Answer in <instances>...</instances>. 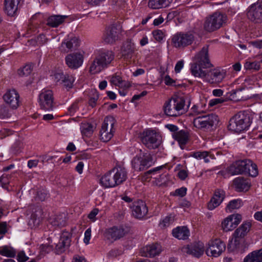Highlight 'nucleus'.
I'll use <instances>...</instances> for the list:
<instances>
[{
	"mask_svg": "<svg viewBox=\"0 0 262 262\" xmlns=\"http://www.w3.org/2000/svg\"><path fill=\"white\" fill-rule=\"evenodd\" d=\"M195 62L191 65V72L195 77L201 78L210 83H220L226 76L224 70L220 69H207L212 67L208 56V48L204 47L195 56Z\"/></svg>",
	"mask_w": 262,
	"mask_h": 262,
	"instance_id": "nucleus-1",
	"label": "nucleus"
},
{
	"mask_svg": "<svg viewBox=\"0 0 262 262\" xmlns=\"http://www.w3.org/2000/svg\"><path fill=\"white\" fill-rule=\"evenodd\" d=\"M114 58L115 54L112 51L105 49L95 51L89 61L90 73L97 74L107 68Z\"/></svg>",
	"mask_w": 262,
	"mask_h": 262,
	"instance_id": "nucleus-2",
	"label": "nucleus"
},
{
	"mask_svg": "<svg viewBox=\"0 0 262 262\" xmlns=\"http://www.w3.org/2000/svg\"><path fill=\"white\" fill-rule=\"evenodd\" d=\"M228 171L232 175L248 174L255 177L258 174L257 165L250 159L239 160L234 162L229 167Z\"/></svg>",
	"mask_w": 262,
	"mask_h": 262,
	"instance_id": "nucleus-3",
	"label": "nucleus"
},
{
	"mask_svg": "<svg viewBox=\"0 0 262 262\" xmlns=\"http://www.w3.org/2000/svg\"><path fill=\"white\" fill-rule=\"evenodd\" d=\"M186 99L184 97L174 96L164 105V112L165 115L169 117H178L184 114L186 109L185 106Z\"/></svg>",
	"mask_w": 262,
	"mask_h": 262,
	"instance_id": "nucleus-4",
	"label": "nucleus"
},
{
	"mask_svg": "<svg viewBox=\"0 0 262 262\" xmlns=\"http://www.w3.org/2000/svg\"><path fill=\"white\" fill-rule=\"evenodd\" d=\"M252 123L249 112L241 111L235 114L229 121L228 128L236 133L247 130Z\"/></svg>",
	"mask_w": 262,
	"mask_h": 262,
	"instance_id": "nucleus-5",
	"label": "nucleus"
},
{
	"mask_svg": "<svg viewBox=\"0 0 262 262\" xmlns=\"http://www.w3.org/2000/svg\"><path fill=\"white\" fill-rule=\"evenodd\" d=\"M142 143L148 149L158 148L162 143V136L155 129H146L140 135Z\"/></svg>",
	"mask_w": 262,
	"mask_h": 262,
	"instance_id": "nucleus-6",
	"label": "nucleus"
},
{
	"mask_svg": "<svg viewBox=\"0 0 262 262\" xmlns=\"http://www.w3.org/2000/svg\"><path fill=\"white\" fill-rule=\"evenodd\" d=\"M132 168L136 171H142L150 167L154 163L152 157L148 152L141 149L131 161Z\"/></svg>",
	"mask_w": 262,
	"mask_h": 262,
	"instance_id": "nucleus-7",
	"label": "nucleus"
},
{
	"mask_svg": "<svg viewBox=\"0 0 262 262\" xmlns=\"http://www.w3.org/2000/svg\"><path fill=\"white\" fill-rule=\"evenodd\" d=\"M195 39L193 32H180L174 34L171 37V44L176 48L183 49L191 45Z\"/></svg>",
	"mask_w": 262,
	"mask_h": 262,
	"instance_id": "nucleus-8",
	"label": "nucleus"
},
{
	"mask_svg": "<svg viewBox=\"0 0 262 262\" xmlns=\"http://www.w3.org/2000/svg\"><path fill=\"white\" fill-rule=\"evenodd\" d=\"M226 16L218 12L206 18L204 28L207 32H211L220 29L225 23Z\"/></svg>",
	"mask_w": 262,
	"mask_h": 262,
	"instance_id": "nucleus-9",
	"label": "nucleus"
},
{
	"mask_svg": "<svg viewBox=\"0 0 262 262\" xmlns=\"http://www.w3.org/2000/svg\"><path fill=\"white\" fill-rule=\"evenodd\" d=\"M248 19L255 25L262 24V4L257 1L250 5L246 10Z\"/></svg>",
	"mask_w": 262,
	"mask_h": 262,
	"instance_id": "nucleus-10",
	"label": "nucleus"
},
{
	"mask_svg": "<svg viewBox=\"0 0 262 262\" xmlns=\"http://www.w3.org/2000/svg\"><path fill=\"white\" fill-rule=\"evenodd\" d=\"M218 122V116L214 114L198 117L193 121L194 126L200 129H208L216 125Z\"/></svg>",
	"mask_w": 262,
	"mask_h": 262,
	"instance_id": "nucleus-11",
	"label": "nucleus"
},
{
	"mask_svg": "<svg viewBox=\"0 0 262 262\" xmlns=\"http://www.w3.org/2000/svg\"><path fill=\"white\" fill-rule=\"evenodd\" d=\"M115 120L113 117L109 116L105 118L100 131V139L103 142L110 141L114 136Z\"/></svg>",
	"mask_w": 262,
	"mask_h": 262,
	"instance_id": "nucleus-12",
	"label": "nucleus"
},
{
	"mask_svg": "<svg viewBox=\"0 0 262 262\" xmlns=\"http://www.w3.org/2000/svg\"><path fill=\"white\" fill-rule=\"evenodd\" d=\"M84 58V52L78 51L68 54L65 57V62L70 69L76 70L82 66Z\"/></svg>",
	"mask_w": 262,
	"mask_h": 262,
	"instance_id": "nucleus-13",
	"label": "nucleus"
},
{
	"mask_svg": "<svg viewBox=\"0 0 262 262\" xmlns=\"http://www.w3.org/2000/svg\"><path fill=\"white\" fill-rule=\"evenodd\" d=\"M226 245L220 239L210 241L207 245L206 253L209 256L218 257L225 250Z\"/></svg>",
	"mask_w": 262,
	"mask_h": 262,
	"instance_id": "nucleus-14",
	"label": "nucleus"
},
{
	"mask_svg": "<svg viewBox=\"0 0 262 262\" xmlns=\"http://www.w3.org/2000/svg\"><path fill=\"white\" fill-rule=\"evenodd\" d=\"M38 102L41 109L45 111L52 110L54 106L52 91L49 90H43L39 95Z\"/></svg>",
	"mask_w": 262,
	"mask_h": 262,
	"instance_id": "nucleus-15",
	"label": "nucleus"
},
{
	"mask_svg": "<svg viewBox=\"0 0 262 262\" xmlns=\"http://www.w3.org/2000/svg\"><path fill=\"white\" fill-rule=\"evenodd\" d=\"M121 32V27L119 24H113L106 29L103 39L106 43H113L120 38Z\"/></svg>",
	"mask_w": 262,
	"mask_h": 262,
	"instance_id": "nucleus-16",
	"label": "nucleus"
},
{
	"mask_svg": "<svg viewBox=\"0 0 262 262\" xmlns=\"http://www.w3.org/2000/svg\"><path fill=\"white\" fill-rule=\"evenodd\" d=\"M241 221V215L239 214L230 215L222 222V228L225 232L232 231L236 227Z\"/></svg>",
	"mask_w": 262,
	"mask_h": 262,
	"instance_id": "nucleus-17",
	"label": "nucleus"
},
{
	"mask_svg": "<svg viewBox=\"0 0 262 262\" xmlns=\"http://www.w3.org/2000/svg\"><path fill=\"white\" fill-rule=\"evenodd\" d=\"M183 253L199 257L204 252V246L202 243H197L183 246L181 248Z\"/></svg>",
	"mask_w": 262,
	"mask_h": 262,
	"instance_id": "nucleus-18",
	"label": "nucleus"
},
{
	"mask_svg": "<svg viewBox=\"0 0 262 262\" xmlns=\"http://www.w3.org/2000/svg\"><path fill=\"white\" fill-rule=\"evenodd\" d=\"M251 226L250 222H247L243 223L237 229L234 231L233 236L234 239L235 246H233V242L231 241L228 245L229 249L236 248V243H238L237 238H243L249 231Z\"/></svg>",
	"mask_w": 262,
	"mask_h": 262,
	"instance_id": "nucleus-19",
	"label": "nucleus"
},
{
	"mask_svg": "<svg viewBox=\"0 0 262 262\" xmlns=\"http://www.w3.org/2000/svg\"><path fill=\"white\" fill-rule=\"evenodd\" d=\"M126 232L122 227L114 226L105 230L104 235L106 238L111 241H116L123 237Z\"/></svg>",
	"mask_w": 262,
	"mask_h": 262,
	"instance_id": "nucleus-20",
	"label": "nucleus"
},
{
	"mask_svg": "<svg viewBox=\"0 0 262 262\" xmlns=\"http://www.w3.org/2000/svg\"><path fill=\"white\" fill-rule=\"evenodd\" d=\"M80 46V40L76 36L71 37L64 39L60 47L62 52L68 53L70 51L76 49Z\"/></svg>",
	"mask_w": 262,
	"mask_h": 262,
	"instance_id": "nucleus-21",
	"label": "nucleus"
},
{
	"mask_svg": "<svg viewBox=\"0 0 262 262\" xmlns=\"http://www.w3.org/2000/svg\"><path fill=\"white\" fill-rule=\"evenodd\" d=\"M70 234L67 231L63 232L60 235L58 242L56 244V252L57 254L63 253L66 250V248L70 246Z\"/></svg>",
	"mask_w": 262,
	"mask_h": 262,
	"instance_id": "nucleus-22",
	"label": "nucleus"
},
{
	"mask_svg": "<svg viewBox=\"0 0 262 262\" xmlns=\"http://www.w3.org/2000/svg\"><path fill=\"white\" fill-rule=\"evenodd\" d=\"M19 98V94L14 89L7 91L3 96L5 102L13 109L18 106Z\"/></svg>",
	"mask_w": 262,
	"mask_h": 262,
	"instance_id": "nucleus-23",
	"label": "nucleus"
},
{
	"mask_svg": "<svg viewBox=\"0 0 262 262\" xmlns=\"http://www.w3.org/2000/svg\"><path fill=\"white\" fill-rule=\"evenodd\" d=\"M148 212V209L145 202L141 200L135 202L132 206L133 215L137 219L145 216Z\"/></svg>",
	"mask_w": 262,
	"mask_h": 262,
	"instance_id": "nucleus-24",
	"label": "nucleus"
},
{
	"mask_svg": "<svg viewBox=\"0 0 262 262\" xmlns=\"http://www.w3.org/2000/svg\"><path fill=\"white\" fill-rule=\"evenodd\" d=\"M161 251V247L160 245L155 244L147 245L142 248L140 250L141 256L144 257H154L159 255Z\"/></svg>",
	"mask_w": 262,
	"mask_h": 262,
	"instance_id": "nucleus-25",
	"label": "nucleus"
},
{
	"mask_svg": "<svg viewBox=\"0 0 262 262\" xmlns=\"http://www.w3.org/2000/svg\"><path fill=\"white\" fill-rule=\"evenodd\" d=\"M225 196V191L221 189L216 190L210 201L208 203V208L212 210L219 206L223 201Z\"/></svg>",
	"mask_w": 262,
	"mask_h": 262,
	"instance_id": "nucleus-26",
	"label": "nucleus"
},
{
	"mask_svg": "<svg viewBox=\"0 0 262 262\" xmlns=\"http://www.w3.org/2000/svg\"><path fill=\"white\" fill-rule=\"evenodd\" d=\"M117 185L124 182L127 178L126 169L122 167H118L111 170Z\"/></svg>",
	"mask_w": 262,
	"mask_h": 262,
	"instance_id": "nucleus-27",
	"label": "nucleus"
},
{
	"mask_svg": "<svg viewBox=\"0 0 262 262\" xmlns=\"http://www.w3.org/2000/svg\"><path fill=\"white\" fill-rule=\"evenodd\" d=\"M20 1L5 0V11L9 16H14L16 14Z\"/></svg>",
	"mask_w": 262,
	"mask_h": 262,
	"instance_id": "nucleus-28",
	"label": "nucleus"
},
{
	"mask_svg": "<svg viewBox=\"0 0 262 262\" xmlns=\"http://www.w3.org/2000/svg\"><path fill=\"white\" fill-rule=\"evenodd\" d=\"M233 184L237 191H247L250 185L248 179L243 177H238L233 180Z\"/></svg>",
	"mask_w": 262,
	"mask_h": 262,
	"instance_id": "nucleus-29",
	"label": "nucleus"
},
{
	"mask_svg": "<svg viewBox=\"0 0 262 262\" xmlns=\"http://www.w3.org/2000/svg\"><path fill=\"white\" fill-rule=\"evenodd\" d=\"M172 234L174 237L182 240L188 238L190 235L189 229L185 226L177 227L173 229Z\"/></svg>",
	"mask_w": 262,
	"mask_h": 262,
	"instance_id": "nucleus-30",
	"label": "nucleus"
},
{
	"mask_svg": "<svg viewBox=\"0 0 262 262\" xmlns=\"http://www.w3.org/2000/svg\"><path fill=\"white\" fill-rule=\"evenodd\" d=\"M100 184L104 188L113 187L117 186L112 171H110L100 179Z\"/></svg>",
	"mask_w": 262,
	"mask_h": 262,
	"instance_id": "nucleus-31",
	"label": "nucleus"
},
{
	"mask_svg": "<svg viewBox=\"0 0 262 262\" xmlns=\"http://www.w3.org/2000/svg\"><path fill=\"white\" fill-rule=\"evenodd\" d=\"M262 248L253 251L249 254L245 258L244 262H261Z\"/></svg>",
	"mask_w": 262,
	"mask_h": 262,
	"instance_id": "nucleus-32",
	"label": "nucleus"
},
{
	"mask_svg": "<svg viewBox=\"0 0 262 262\" xmlns=\"http://www.w3.org/2000/svg\"><path fill=\"white\" fill-rule=\"evenodd\" d=\"M94 128V126L89 122H82L80 124V131L83 137H91L93 133Z\"/></svg>",
	"mask_w": 262,
	"mask_h": 262,
	"instance_id": "nucleus-33",
	"label": "nucleus"
},
{
	"mask_svg": "<svg viewBox=\"0 0 262 262\" xmlns=\"http://www.w3.org/2000/svg\"><path fill=\"white\" fill-rule=\"evenodd\" d=\"M67 17L66 15L51 16L47 20V25L52 27H56L61 24Z\"/></svg>",
	"mask_w": 262,
	"mask_h": 262,
	"instance_id": "nucleus-34",
	"label": "nucleus"
},
{
	"mask_svg": "<svg viewBox=\"0 0 262 262\" xmlns=\"http://www.w3.org/2000/svg\"><path fill=\"white\" fill-rule=\"evenodd\" d=\"M134 52V47L130 43L124 44L121 49L122 56L126 59L132 58Z\"/></svg>",
	"mask_w": 262,
	"mask_h": 262,
	"instance_id": "nucleus-35",
	"label": "nucleus"
},
{
	"mask_svg": "<svg viewBox=\"0 0 262 262\" xmlns=\"http://www.w3.org/2000/svg\"><path fill=\"white\" fill-rule=\"evenodd\" d=\"M172 137L180 144L184 145L188 140V133L183 130L173 133Z\"/></svg>",
	"mask_w": 262,
	"mask_h": 262,
	"instance_id": "nucleus-36",
	"label": "nucleus"
},
{
	"mask_svg": "<svg viewBox=\"0 0 262 262\" xmlns=\"http://www.w3.org/2000/svg\"><path fill=\"white\" fill-rule=\"evenodd\" d=\"M192 156L198 160L204 159L206 163L209 162L210 159H213V156L206 151L194 152L192 154Z\"/></svg>",
	"mask_w": 262,
	"mask_h": 262,
	"instance_id": "nucleus-37",
	"label": "nucleus"
},
{
	"mask_svg": "<svg viewBox=\"0 0 262 262\" xmlns=\"http://www.w3.org/2000/svg\"><path fill=\"white\" fill-rule=\"evenodd\" d=\"M168 0H149L148 6L152 9H158L168 6Z\"/></svg>",
	"mask_w": 262,
	"mask_h": 262,
	"instance_id": "nucleus-38",
	"label": "nucleus"
},
{
	"mask_svg": "<svg viewBox=\"0 0 262 262\" xmlns=\"http://www.w3.org/2000/svg\"><path fill=\"white\" fill-rule=\"evenodd\" d=\"M243 205L241 200H233L229 202L226 207V211L228 212H231L234 209H237Z\"/></svg>",
	"mask_w": 262,
	"mask_h": 262,
	"instance_id": "nucleus-39",
	"label": "nucleus"
},
{
	"mask_svg": "<svg viewBox=\"0 0 262 262\" xmlns=\"http://www.w3.org/2000/svg\"><path fill=\"white\" fill-rule=\"evenodd\" d=\"M16 253V251L11 247L4 246L0 248V254L3 256L14 257Z\"/></svg>",
	"mask_w": 262,
	"mask_h": 262,
	"instance_id": "nucleus-40",
	"label": "nucleus"
},
{
	"mask_svg": "<svg viewBox=\"0 0 262 262\" xmlns=\"http://www.w3.org/2000/svg\"><path fill=\"white\" fill-rule=\"evenodd\" d=\"M13 174L4 173L0 177V186L9 190L8 186L12 180Z\"/></svg>",
	"mask_w": 262,
	"mask_h": 262,
	"instance_id": "nucleus-41",
	"label": "nucleus"
},
{
	"mask_svg": "<svg viewBox=\"0 0 262 262\" xmlns=\"http://www.w3.org/2000/svg\"><path fill=\"white\" fill-rule=\"evenodd\" d=\"M40 221V217L36 212L31 214L30 219L28 222V225L31 228H35L39 225Z\"/></svg>",
	"mask_w": 262,
	"mask_h": 262,
	"instance_id": "nucleus-42",
	"label": "nucleus"
},
{
	"mask_svg": "<svg viewBox=\"0 0 262 262\" xmlns=\"http://www.w3.org/2000/svg\"><path fill=\"white\" fill-rule=\"evenodd\" d=\"M75 81V78L72 75L65 74V77L62 80V83L68 88H71Z\"/></svg>",
	"mask_w": 262,
	"mask_h": 262,
	"instance_id": "nucleus-43",
	"label": "nucleus"
},
{
	"mask_svg": "<svg viewBox=\"0 0 262 262\" xmlns=\"http://www.w3.org/2000/svg\"><path fill=\"white\" fill-rule=\"evenodd\" d=\"M32 67L31 64H26L23 68L19 69L18 71V75L21 76H28L32 72Z\"/></svg>",
	"mask_w": 262,
	"mask_h": 262,
	"instance_id": "nucleus-44",
	"label": "nucleus"
},
{
	"mask_svg": "<svg viewBox=\"0 0 262 262\" xmlns=\"http://www.w3.org/2000/svg\"><path fill=\"white\" fill-rule=\"evenodd\" d=\"M49 196L48 191L43 188L39 189L37 192V198L41 201H45Z\"/></svg>",
	"mask_w": 262,
	"mask_h": 262,
	"instance_id": "nucleus-45",
	"label": "nucleus"
},
{
	"mask_svg": "<svg viewBox=\"0 0 262 262\" xmlns=\"http://www.w3.org/2000/svg\"><path fill=\"white\" fill-rule=\"evenodd\" d=\"M174 220V216L170 215L166 216L161 222H160V225L162 227H167L171 225Z\"/></svg>",
	"mask_w": 262,
	"mask_h": 262,
	"instance_id": "nucleus-46",
	"label": "nucleus"
},
{
	"mask_svg": "<svg viewBox=\"0 0 262 262\" xmlns=\"http://www.w3.org/2000/svg\"><path fill=\"white\" fill-rule=\"evenodd\" d=\"M152 34L155 39L159 41H161L164 37V33L160 30L154 31Z\"/></svg>",
	"mask_w": 262,
	"mask_h": 262,
	"instance_id": "nucleus-47",
	"label": "nucleus"
},
{
	"mask_svg": "<svg viewBox=\"0 0 262 262\" xmlns=\"http://www.w3.org/2000/svg\"><path fill=\"white\" fill-rule=\"evenodd\" d=\"M99 95L98 93L95 91L94 92L93 96L91 97L89 99V104L92 107H94L96 105L97 101L98 99Z\"/></svg>",
	"mask_w": 262,
	"mask_h": 262,
	"instance_id": "nucleus-48",
	"label": "nucleus"
},
{
	"mask_svg": "<svg viewBox=\"0 0 262 262\" xmlns=\"http://www.w3.org/2000/svg\"><path fill=\"white\" fill-rule=\"evenodd\" d=\"M29 259L24 251H20L17 255V260L18 262H25Z\"/></svg>",
	"mask_w": 262,
	"mask_h": 262,
	"instance_id": "nucleus-49",
	"label": "nucleus"
},
{
	"mask_svg": "<svg viewBox=\"0 0 262 262\" xmlns=\"http://www.w3.org/2000/svg\"><path fill=\"white\" fill-rule=\"evenodd\" d=\"M225 101V99L223 98H218L211 99L209 102V105L210 106H213L218 104L222 103Z\"/></svg>",
	"mask_w": 262,
	"mask_h": 262,
	"instance_id": "nucleus-50",
	"label": "nucleus"
},
{
	"mask_svg": "<svg viewBox=\"0 0 262 262\" xmlns=\"http://www.w3.org/2000/svg\"><path fill=\"white\" fill-rule=\"evenodd\" d=\"M91 237V229L90 228L86 230L84 232V237L83 239L84 243L88 245L89 244L90 240Z\"/></svg>",
	"mask_w": 262,
	"mask_h": 262,
	"instance_id": "nucleus-51",
	"label": "nucleus"
},
{
	"mask_svg": "<svg viewBox=\"0 0 262 262\" xmlns=\"http://www.w3.org/2000/svg\"><path fill=\"white\" fill-rule=\"evenodd\" d=\"M121 81H122V78L120 76L115 75V76H113L112 77L111 80V82L112 84L119 86Z\"/></svg>",
	"mask_w": 262,
	"mask_h": 262,
	"instance_id": "nucleus-52",
	"label": "nucleus"
},
{
	"mask_svg": "<svg viewBox=\"0 0 262 262\" xmlns=\"http://www.w3.org/2000/svg\"><path fill=\"white\" fill-rule=\"evenodd\" d=\"M65 225V221L62 217L59 216L55 218L53 225L57 226H63Z\"/></svg>",
	"mask_w": 262,
	"mask_h": 262,
	"instance_id": "nucleus-53",
	"label": "nucleus"
},
{
	"mask_svg": "<svg viewBox=\"0 0 262 262\" xmlns=\"http://www.w3.org/2000/svg\"><path fill=\"white\" fill-rule=\"evenodd\" d=\"M78 109L77 102L73 103L69 107V112L70 115H74Z\"/></svg>",
	"mask_w": 262,
	"mask_h": 262,
	"instance_id": "nucleus-54",
	"label": "nucleus"
},
{
	"mask_svg": "<svg viewBox=\"0 0 262 262\" xmlns=\"http://www.w3.org/2000/svg\"><path fill=\"white\" fill-rule=\"evenodd\" d=\"M57 157V156H43L42 157V162L44 163L45 162H49L51 161L53 163Z\"/></svg>",
	"mask_w": 262,
	"mask_h": 262,
	"instance_id": "nucleus-55",
	"label": "nucleus"
},
{
	"mask_svg": "<svg viewBox=\"0 0 262 262\" xmlns=\"http://www.w3.org/2000/svg\"><path fill=\"white\" fill-rule=\"evenodd\" d=\"M65 77V75L62 73H56L54 75V78L56 82H59L62 83V80Z\"/></svg>",
	"mask_w": 262,
	"mask_h": 262,
	"instance_id": "nucleus-56",
	"label": "nucleus"
},
{
	"mask_svg": "<svg viewBox=\"0 0 262 262\" xmlns=\"http://www.w3.org/2000/svg\"><path fill=\"white\" fill-rule=\"evenodd\" d=\"M47 38L43 34H40L36 38V42L38 45H43L47 42Z\"/></svg>",
	"mask_w": 262,
	"mask_h": 262,
	"instance_id": "nucleus-57",
	"label": "nucleus"
},
{
	"mask_svg": "<svg viewBox=\"0 0 262 262\" xmlns=\"http://www.w3.org/2000/svg\"><path fill=\"white\" fill-rule=\"evenodd\" d=\"M187 189L185 187H181L179 189H177L175 191L176 195L183 197L186 194Z\"/></svg>",
	"mask_w": 262,
	"mask_h": 262,
	"instance_id": "nucleus-58",
	"label": "nucleus"
},
{
	"mask_svg": "<svg viewBox=\"0 0 262 262\" xmlns=\"http://www.w3.org/2000/svg\"><path fill=\"white\" fill-rule=\"evenodd\" d=\"M99 210L98 208L93 209L89 213L88 217L93 221L95 220V217L98 214Z\"/></svg>",
	"mask_w": 262,
	"mask_h": 262,
	"instance_id": "nucleus-59",
	"label": "nucleus"
},
{
	"mask_svg": "<svg viewBox=\"0 0 262 262\" xmlns=\"http://www.w3.org/2000/svg\"><path fill=\"white\" fill-rule=\"evenodd\" d=\"M184 66V61L183 60H180L177 62L175 66L174 71L176 73H179L181 69L183 68Z\"/></svg>",
	"mask_w": 262,
	"mask_h": 262,
	"instance_id": "nucleus-60",
	"label": "nucleus"
},
{
	"mask_svg": "<svg viewBox=\"0 0 262 262\" xmlns=\"http://www.w3.org/2000/svg\"><path fill=\"white\" fill-rule=\"evenodd\" d=\"M39 162L38 160H30L28 161L27 166L29 168H32L37 166Z\"/></svg>",
	"mask_w": 262,
	"mask_h": 262,
	"instance_id": "nucleus-61",
	"label": "nucleus"
},
{
	"mask_svg": "<svg viewBox=\"0 0 262 262\" xmlns=\"http://www.w3.org/2000/svg\"><path fill=\"white\" fill-rule=\"evenodd\" d=\"M164 83L167 85H172L175 81L169 75H166L164 78Z\"/></svg>",
	"mask_w": 262,
	"mask_h": 262,
	"instance_id": "nucleus-62",
	"label": "nucleus"
},
{
	"mask_svg": "<svg viewBox=\"0 0 262 262\" xmlns=\"http://www.w3.org/2000/svg\"><path fill=\"white\" fill-rule=\"evenodd\" d=\"M72 262H86V259L83 256L75 255L73 256Z\"/></svg>",
	"mask_w": 262,
	"mask_h": 262,
	"instance_id": "nucleus-63",
	"label": "nucleus"
},
{
	"mask_svg": "<svg viewBox=\"0 0 262 262\" xmlns=\"http://www.w3.org/2000/svg\"><path fill=\"white\" fill-rule=\"evenodd\" d=\"M178 176L181 180H184L187 177L188 174L186 170H181L178 172Z\"/></svg>",
	"mask_w": 262,
	"mask_h": 262,
	"instance_id": "nucleus-64",
	"label": "nucleus"
}]
</instances>
